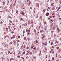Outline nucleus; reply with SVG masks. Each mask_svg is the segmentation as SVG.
Here are the masks:
<instances>
[{
	"instance_id": "f257e3e1",
	"label": "nucleus",
	"mask_w": 61,
	"mask_h": 61,
	"mask_svg": "<svg viewBox=\"0 0 61 61\" xmlns=\"http://www.w3.org/2000/svg\"><path fill=\"white\" fill-rule=\"evenodd\" d=\"M54 48V46L51 47L50 49L51 50H53Z\"/></svg>"
},
{
	"instance_id": "f03ea898",
	"label": "nucleus",
	"mask_w": 61,
	"mask_h": 61,
	"mask_svg": "<svg viewBox=\"0 0 61 61\" xmlns=\"http://www.w3.org/2000/svg\"><path fill=\"white\" fill-rule=\"evenodd\" d=\"M57 32H60V29L58 28H57ZM57 31H58L57 32Z\"/></svg>"
},
{
	"instance_id": "7ed1b4c3",
	"label": "nucleus",
	"mask_w": 61,
	"mask_h": 61,
	"mask_svg": "<svg viewBox=\"0 0 61 61\" xmlns=\"http://www.w3.org/2000/svg\"><path fill=\"white\" fill-rule=\"evenodd\" d=\"M38 8H39V4H38V3H37L36 4V6H37Z\"/></svg>"
},
{
	"instance_id": "20e7f679",
	"label": "nucleus",
	"mask_w": 61,
	"mask_h": 61,
	"mask_svg": "<svg viewBox=\"0 0 61 61\" xmlns=\"http://www.w3.org/2000/svg\"><path fill=\"white\" fill-rule=\"evenodd\" d=\"M49 15V13H48V12H47V13L46 14V16H48Z\"/></svg>"
},
{
	"instance_id": "39448f33",
	"label": "nucleus",
	"mask_w": 61,
	"mask_h": 61,
	"mask_svg": "<svg viewBox=\"0 0 61 61\" xmlns=\"http://www.w3.org/2000/svg\"><path fill=\"white\" fill-rule=\"evenodd\" d=\"M27 54H28V55H29V54H30V53H29V52H30L29 51H27Z\"/></svg>"
},
{
	"instance_id": "423d86ee",
	"label": "nucleus",
	"mask_w": 61,
	"mask_h": 61,
	"mask_svg": "<svg viewBox=\"0 0 61 61\" xmlns=\"http://www.w3.org/2000/svg\"><path fill=\"white\" fill-rule=\"evenodd\" d=\"M15 41H13V44H14V45H15Z\"/></svg>"
},
{
	"instance_id": "0eeeda50",
	"label": "nucleus",
	"mask_w": 61,
	"mask_h": 61,
	"mask_svg": "<svg viewBox=\"0 0 61 61\" xmlns=\"http://www.w3.org/2000/svg\"><path fill=\"white\" fill-rule=\"evenodd\" d=\"M26 23H25V24H23L22 25L23 26H25V25H26Z\"/></svg>"
},
{
	"instance_id": "6e6552de",
	"label": "nucleus",
	"mask_w": 61,
	"mask_h": 61,
	"mask_svg": "<svg viewBox=\"0 0 61 61\" xmlns=\"http://www.w3.org/2000/svg\"><path fill=\"white\" fill-rule=\"evenodd\" d=\"M24 48V47H23V46H21V49L22 50V49H23V48Z\"/></svg>"
},
{
	"instance_id": "1a4fd4ad",
	"label": "nucleus",
	"mask_w": 61,
	"mask_h": 61,
	"mask_svg": "<svg viewBox=\"0 0 61 61\" xmlns=\"http://www.w3.org/2000/svg\"><path fill=\"white\" fill-rule=\"evenodd\" d=\"M13 38H15V36L13 35Z\"/></svg>"
},
{
	"instance_id": "9d476101",
	"label": "nucleus",
	"mask_w": 61,
	"mask_h": 61,
	"mask_svg": "<svg viewBox=\"0 0 61 61\" xmlns=\"http://www.w3.org/2000/svg\"><path fill=\"white\" fill-rule=\"evenodd\" d=\"M33 49L34 50H36V47H34Z\"/></svg>"
},
{
	"instance_id": "9b49d317",
	"label": "nucleus",
	"mask_w": 61,
	"mask_h": 61,
	"mask_svg": "<svg viewBox=\"0 0 61 61\" xmlns=\"http://www.w3.org/2000/svg\"><path fill=\"white\" fill-rule=\"evenodd\" d=\"M29 5H30L31 4V2H30V0H29Z\"/></svg>"
},
{
	"instance_id": "f8f14e48",
	"label": "nucleus",
	"mask_w": 61,
	"mask_h": 61,
	"mask_svg": "<svg viewBox=\"0 0 61 61\" xmlns=\"http://www.w3.org/2000/svg\"><path fill=\"white\" fill-rule=\"evenodd\" d=\"M32 52H30V55H32Z\"/></svg>"
},
{
	"instance_id": "ddd939ff",
	"label": "nucleus",
	"mask_w": 61,
	"mask_h": 61,
	"mask_svg": "<svg viewBox=\"0 0 61 61\" xmlns=\"http://www.w3.org/2000/svg\"><path fill=\"white\" fill-rule=\"evenodd\" d=\"M34 46H31V49H32L33 48H34Z\"/></svg>"
},
{
	"instance_id": "4468645a",
	"label": "nucleus",
	"mask_w": 61,
	"mask_h": 61,
	"mask_svg": "<svg viewBox=\"0 0 61 61\" xmlns=\"http://www.w3.org/2000/svg\"><path fill=\"white\" fill-rule=\"evenodd\" d=\"M20 15H23V12H22V13H21V12L20 13Z\"/></svg>"
},
{
	"instance_id": "2eb2a0df",
	"label": "nucleus",
	"mask_w": 61,
	"mask_h": 61,
	"mask_svg": "<svg viewBox=\"0 0 61 61\" xmlns=\"http://www.w3.org/2000/svg\"><path fill=\"white\" fill-rule=\"evenodd\" d=\"M17 57H18V58H20V56H18V55L17 56Z\"/></svg>"
},
{
	"instance_id": "dca6fc26",
	"label": "nucleus",
	"mask_w": 61,
	"mask_h": 61,
	"mask_svg": "<svg viewBox=\"0 0 61 61\" xmlns=\"http://www.w3.org/2000/svg\"><path fill=\"white\" fill-rule=\"evenodd\" d=\"M53 44V42H52L51 43V45H52Z\"/></svg>"
},
{
	"instance_id": "f3484780",
	"label": "nucleus",
	"mask_w": 61,
	"mask_h": 61,
	"mask_svg": "<svg viewBox=\"0 0 61 61\" xmlns=\"http://www.w3.org/2000/svg\"><path fill=\"white\" fill-rule=\"evenodd\" d=\"M52 10H55V8H52Z\"/></svg>"
},
{
	"instance_id": "a211bd4d",
	"label": "nucleus",
	"mask_w": 61,
	"mask_h": 61,
	"mask_svg": "<svg viewBox=\"0 0 61 61\" xmlns=\"http://www.w3.org/2000/svg\"><path fill=\"white\" fill-rule=\"evenodd\" d=\"M23 15L24 16H25V14H24V12L23 13Z\"/></svg>"
},
{
	"instance_id": "6ab92c4d",
	"label": "nucleus",
	"mask_w": 61,
	"mask_h": 61,
	"mask_svg": "<svg viewBox=\"0 0 61 61\" xmlns=\"http://www.w3.org/2000/svg\"><path fill=\"white\" fill-rule=\"evenodd\" d=\"M24 40H25L26 39V37H24Z\"/></svg>"
},
{
	"instance_id": "aec40b11",
	"label": "nucleus",
	"mask_w": 61,
	"mask_h": 61,
	"mask_svg": "<svg viewBox=\"0 0 61 61\" xmlns=\"http://www.w3.org/2000/svg\"><path fill=\"white\" fill-rule=\"evenodd\" d=\"M35 43H36V44H37V43H38V41H35Z\"/></svg>"
},
{
	"instance_id": "412c9836",
	"label": "nucleus",
	"mask_w": 61,
	"mask_h": 61,
	"mask_svg": "<svg viewBox=\"0 0 61 61\" xmlns=\"http://www.w3.org/2000/svg\"><path fill=\"white\" fill-rule=\"evenodd\" d=\"M56 57H57V53H56Z\"/></svg>"
},
{
	"instance_id": "4be33fe9",
	"label": "nucleus",
	"mask_w": 61,
	"mask_h": 61,
	"mask_svg": "<svg viewBox=\"0 0 61 61\" xmlns=\"http://www.w3.org/2000/svg\"><path fill=\"white\" fill-rule=\"evenodd\" d=\"M26 59H28L29 58V57L28 56H27L26 57Z\"/></svg>"
},
{
	"instance_id": "5701e85b",
	"label": "nucleus",
	"mask_w": 61,
	"mask_h": 61,
	"mask_svg": "<svg viewBox=\"0 0 61 61\" xmlns=\"http://www.w3.org/2000/svg\"><path fill=\"white\" fill-rule=\"evenodd\" d=\"M42 32H43V30H40V32L41 33H42Z\"/></svg>"
},
{
	"instance_id": "b1692460",
	"label": "nucleus",
	"mask_w": 61,
	"mask_h": 61,
	"mask_svg": "<svg viewBox=\"0 0 61 61\" xmlns=\"http://www.w3.org/2000/svg\"><path fill=\"white\" fill-rule=\"evenodd\" d=\"M5 43V42H2V44H4V43Z\"/></svg>"
},
{
	"instance_id": "393cba45",
	"label": "nucleus",
	"mask_w": 61,
	"mask_h": 61,
	"mask_svg": "<svg viewBox=\"0 0 61 61\" xmlns=\"http://www.w3.org/2000/svg\"><path fill=\"white\" fill-rule=\"evenodd\" d=\"M6 11L7 12L8 11V10H7V9H6Z\"/></svg>"
},
{
	"instance_id": "a878e982",
	"label": "nucleus",
	"mask_w": 61,
	"mask_h": 61,
	"mask_svg": "<svg viewBox=\"0 0 61 61\" xmlns=\"http://www.w3.org/2000/svg\"><path fill=\"white\" fill-rule=\"evenodd\" d=\"M57 11H58L59 12L60 10H59V9H57Z\"/></svg>"
},
{
	"instance_id": "bb28decb",
	"label": "nucleus",
	"mask_w": 61,
	"mask_h": 61,
	"mask_svg": "<svg viewBox=\"0 0 61 61\" xmlns=\"http://www.w3.org/2000/svg\"><path fill=\"white\" fill-rule=\"evenodd\" d=\"M59 50V51H61V48L59 49V50Z\"/></svg>"
},
{
	"instance_id": "cd10ccee",
	"label": "nucleus",
	"mask_w": 61,
	"mask_h": 61,
	"mask_svg": "<svg viewBox=\"0 0 61 61\" xmlns=\"http://www.w3.org/2000/svg\"><path fill=\"white\" fill-rule=\"evenodd\" d=\"M9 21L10 23H13V22L12 21H10V20H9Z\"/></svg>"
},
{
	"instance_id": "c85d7f7f",
	"label": "nucleus",
	"mask_w": 61,
	"mask_h": 61,
	"mask_svg": "<svg viewBox=\"0 0 61 61\" xmlns=\"http://www.w3.org/2000/svg\"><path fill=\"white\" fill-rule=\"evenodd\" d=\"M16 12L17 14H18V11L17 10H16Z\"/></svg>"
},
{
	"instance_id": "c756f323",
	"label": "nucleus",
	"mask_w": 61,
	"mask_h": 61,
	"mask_svg": "<svg viewBox=\"0 0 61 61\" xmlns=\"http://www.w3.org/2000/svg\"><path fill=\"white\" fill-rule=\"evenodd\" d=\"M36 15V16H37L36 18H38V15Z\"/></svg>"
},
{
	"instance_id": "7c9ffc66",
	"label": "nucleus",
	"mask_w": 61,
	"mask_h": 61,
	"mask_svg": "<svg viewBox=\"0 0 61 61\" xmlns=\"http://www.w3.org/2000/svg\"><path fill=\"white\" fill-rule=\"evenodd\" d=\"M14 56H15V52H14Z\"/></svg>"
},
{
	"instance_id": "2f4dec72",
	"label": "nucleus",
	"mask_w": 61,
	"mask_h": 61,
	"mask_svg": "<svg viewBox=\"0 0 61 61\" xmlns=\"http://www.w3.org/2000/svg\"><path fill=\"white\" fill-rule=\"evenodd\" d=\"M0 24H3V22L2 21H1L0 23Z\"/></svg>"
},
{
	"instance_id": "473e14b6",
	"label": "nucleus",
	"mask_w": 61,
	"mask_h": 61,
	"mask_svg": "<svg viewBox=\"0 0 61 61\" xmlns=\"http://www.w3.org/2000/svg\"><path fill=\"white\" fill-rule=\"evenodd\" d=\"M40 18H42V16H41L40 17Z\"/></svg>"
},
{
	"instance_id": "72a5a7b5",
	"label": "nucleus",
	"mask_w": 61,
	"mask_h": 61,
	"mask_svg": "<svg viewBox=\"0 0 61 61\" xmlns=\"http://www.w3.org/2000/svg\"><path fill=\"white\" fill-rule=\"evenodd\" d=\"M15 3L13 4V5L14 6H15Z\"/></svg>"
},
{
	"instance_id": "f704fd0d",
	"label": "nucleus",
	"mask_w": 61,
	"mask_h": 61,
	"mask_svg": "<svg viewBox=\"0 0 61 61\" xmlns=\"http://www.w3.org/2000/svg\"><path fill=\"white\" fill-rule=\"evenodd\" d=\"M8 54H10V51H8Z\"/></svg>"
},
{
	"instance_id": "c9c22d12",
	"label": "nucleus",
	"mask_w": 61,
	"mask_h": 61,
	"mask_svg": "<svg viewBox=\"0 0 61 61\" xmlns=\"http://www.w3.org/2000/svg\"><path fill=\"white\" fill-rule=\"evenodd\" d=\"M34 31L35 32H36V30L35 29H34Z\"/></svg>"
},
{
	"instance_id": "e433bc0d",
	"label": "nucleus",
	"mask_w": 61,
	"mask_h": 61,
	"mask_svg": "<svg viewBox=\"0 0 61 61\" xmlns=\"http://www.w3.org/2000/svg\"><path fill=\"white\" fill-rule=\"evenodd\" d=\"M25 54V52L24 51L23 53V55H24Z\"/></svg>"
},
{
	"instance_id": "4c0bfd02",
	"label": "nucleus",
	"mask_w": 61,
	"mask_h": 61,
	"mask_svg": "<svg viewBox=\"0 0 61 61\" xmlns=\"http://www.w3.org/2000/svg\"><path fill=\"white\" fill-rule=\"evenodd\" d=\"M58 58H60V56H58Z\"/></svg>"
},
{
	"instance_id": "58836bf2",
	"label": "nucleus",
	"mask_w": 61,
	"mask_h": 61,
	"mask_svg": "<svg viewBox=\"0 0 61 61\" xmlns=\"http://www.w3.org/2000/svg\"><path fill=\"white\" fill-rule=\"evenodd\" d=\"M11 33L12 34H13V33H14V31H12V32H11Z\"/></svg>"
},
{
	"instance_id": "ea45409f",
	"label": "nucleus",
	"mask_w": 61,
	"mask_h": 61,
	"mask_svg": "<svg viewBox=\"0 0 61 61\" xmlns=\"http://www.w3.org/2000/svg\"><path fill=\"white\" fill-rule=\"evenodd\" d=\"M52 59L53 60H54V58L53 57L52 58Z\"/></svg>"
},
{
	"instance_id": "a19ab883",
	"label": "nucleus",
	"mask_w": 61,
	"mask_h": 61,
	"mask_svg": "<svg viewBox=\"0 0 61 61\" xmlns=\"http://www.w3.org/2000/svg\"><path fill=\"white\" fill-rule=\"evenodd\" d=\"M10 54V55H12V54H13V52H11Z\"/></svg>"
},
{
	"instance_id": "79ce46f5",
	"label": "nucleus",
	"mask_w": 61,
	"mask_h": 61,
	"mask_svg": "<svg viewBox=\"0 0 61 61\" xmlns=\"http://www.w3.org/2000/svg\"><path fill=\"white\" fill-rule=\"evenodd\" d=\"M41 55V54H40L39 53V56H40Z\"/></svg>"
},
{
	"instance_id": "37998d69",
	"label": "nucleus",
	"mask_w": 61,
	"mask_h": 61,
	"mask_svg": "<svg viewBox=\"0 0 61 61\" xmlns=\"http://www.w3.org/2000/svg\"><path fill=\"white\" fill-rule=\"evenodd\" d=\"M45 11H45V9H44L43 10L44 12H45Z\"/></svg>"
},
{
	"instance_id": "c03bdc74",
	"label": "nucleus",
	"mask_w": 61,
	"mask_h": 61,
	"mask_svg": "<svg viewBox=\"0 0 61 61\" xmlns=\"http://www.w3.org/2000/svg\"><path fill=\"white\" fill-rule=\"evenodd\" d=\"M5 2H4L3 3V5H5Z\"/></svg>"
},
{
	"instance_id": "a18cd8bd",
	"label": "nucleus",
	"mask_w": 61,
	"mask_h": 61,
	"mask_svg": "<svg viewBox=\"0 0 61 61\" xmlns=\"http://www.w3.org/2000/svg\"><path fill=\"white\" fill-rule=\"evenodd\" d=\"M23 34H24V33H25V30H24L23 31Z\"/></svg>"
},
{
	"instance_id": "49530a36",
	"label": "nucleus",
	"mask_w": 61,
	"mask_h": 61,
	"mask_svg": "<svg viewBox=\"0 0 61 61\" xmlns=\"http://www.w3.org/2000/svg\"><path fill=\"white\" fill-rule=\"evenodd\" d=\"M15 3H16V0H15Z\"/></svg>"
},
{
	"instance_id": "de8ad7c7",
	"label": "nucleus",
	"mask_w": 61,
	"mask_h": 61,
	"mask_svg": "<svg viewBox=\"0 0 61 61\" xmlns=\"http://www.w3.org/2000/svg\"><path fill=\"white\" fill-rule=\"evenodd\" d=\"M3 46H5V43H3Z\"/></svg>"
},
{
	"instance_id": "09e8293b",
	"label": "nucleus",
	"mask_w": 61,
	"mask_h": 61,
	"mask_svg": "<svg viewBox=\"0 0 61 61\" xmlns=\"http://www.w3.org/2000/svg\"><path fill=\"white\" fill-rule=\"evenodd\" d=\"M28 38V41H29V40H30V39H29V38Z\"/></svg>"
},
{
	"instance_id": "8fccbe9b",
	"label": "nucleus",
	"mask_w": 61,
	"mask_h": 61,
	"mask_svg": "<svg viewBox=\"0 0 61 61\" xmlns=\"http://www.w3.org/2000/svg\"><path fill=\"white\" fill-rule=\"evenodd\" d=\"M59 48V47H57V49H58Z\"/></svg>"
},
{
	"instance_id": "3c124183",
	"label": "nucleus",
	"mask_w": 61,
	"mask_h": 61,
	"mask_svg": "<svg viewBox=\"0 0 61 61\" xmlns=\"http://www.w3.org/2000/svg\"><path fill=\"white\" fill-rule=\"evenodd\" d=\"M20 42V41H19V40H18V42Z\"/></svg>"
},
{
	"instance_id": "603ef678",
	"label": "nucleus",
	"mask_w": 61,
	"mask_h": 61,
	"mask_svg": "<svg viewBox=\"0 0 61 61\" xmlns=\"http://www.w3.org/2000/svg\"><path fill=\"white\" fill-rule=\"evenodd\" d=\"M20 20H21V21H23V19H22V18H21Z\"/></svg>"
},
{
	"instance_id": "864d4df0",
	"label": "nucleus",
	"mask_w": 61,
	"mask_h": 61,
	"mask_svg": "<svg viewBox=\"0 0 61 61\" xmlns=\"http://www.w3.org/2000/svg\"><path fill=\"white\" fill-rule=\"evenodd\" d=\"M28 34H30L31 33L29 32H28Z\"/></svg>"
},
{
	"instance_id": "5fc2aeb1",
	"label": "nucleus",
	"mask_w": 61,
	"mask_h": 61,
	"mask_svg": "<svg viewBox=\"0 0 61 61\" xmlns=\"http://www.w3.org/2000/svg\"><path fill=\"white\" fill-rule=\"evenodd\" d=\"M24 48H25V45H24Z\"/></svg>"
},
{
	"instance_id": "6e6d98bb",
	"label": "nucleus",
	"mask_w": 61,
	"mask_h": 61,
	"mask_svg": "<svg viewBox=\"0 0 61 61\" xmlns=\"http://www.w3.org/2000/svg\"><path fill=\"white\" fill-rule=\"evenodd\" d=\"M12 59L11 58L10 59V61H12Z\"/></svg>"
},
{
	"instance_id": "4d7b16f0",
	"label": "nucleus",
	"mask_w": 61,
	"mask_h": 61,
	"mask_svg": "<svg viewBox=\"0 0 61 61\" xmlns=\"http://www.w3.org/2000/svg\"><path fill=\"white\" fill-rule=\"evenodd\" d=\"M21 58H22V59H24V58L22 57H21Z\"/></svg>"
},
{
	"instance_id": "13d9d810",
	"label": "nucleus",
	"mask_w": 61,
	"mask_h": 61,
	"mask_svg": "<svg viewBox=\"0 0 61 61\" xmlns=\"http://www.w3.org/2000/svg\"><path fill=\"white\" fill-rule=\"evenodd\" d=\"M10 45H11V44H12V42H10Z\"/></svg>"
},
{
	"instance_id": "bf43d9fd",
	"label": "nucleus",
	"mask_w": 61,
	"mask_h": 61,
	"mask_svg": "<svg viewBox=\"0 0 61 61\" xmlns=\"http://www.w3.org/2000/svg\"><path fill=\"white\" fill-rule=\"evenodd\" d=\"M34 26V25L33 24H32L31 25V26H32V27H33V26Z\"/></svg>"
},
{
	"instance_id": "052dcab7",
	"label": "nucleus",
	"mask_w": 61,
	"mask_h": 61,
	"mask_svg": "<svg viewBox=\"0 0 61 61\" xmlns=\"http://www.w3.org/2000/svg\"><path fill=\"white\" fill-rule=\"evenodd\" d=\"M18 38H19H19H20V36H18Z\"/></svg>"
},
{
	"instance_id": "680f3d73",
	"label": "nucleus",
	"mask_w": 61,
	"mask_h": 61,
	"mask_svg": "<svg viewBox=\"0 0 61 61\" xmlns=\"http://www.w3.org/2000/svg\"><path fill=\"white\" fill-rule=\"evenodd\" d=\"M32 7H30V9H32Z\"/></svg>"
},
{
	"instance_id": "e2e57ef3",
	"label": "nucleus",
	"mask_w": 61,
	"mask_h": 61,
	"mask_svg": "<svg viewBox=\"0 0 61 61\" xmlns=\"http://www.w3.org/2000/svg\"><path fill=\"white\" fill-rule=\"evenodd\" d=\"M21 26V25L20 26V28H21L22 27Z\"/></svg>"
},
{
	"instance_id": "0e129e2a",
	"label": "nucleus",
	"mask_w": 61,
	"mask_h": 61,
	"mask_svg": "<svg viewBox=\"0 0 61 61\" xmlns=\"http://www.w3.org/2000/svg\"><path fill=\"white\" fill-rule=\"evenodd\" d=\"M48 9H50V8L49 7H48Z\"/></svg>"
},
{
	"instance_id": "69168bd1",
	"label": "nucleus",
	"mask_w": 61,
	"mask_h": 61,
	"mask_svg": "<svg viewBox=\"0 0 61 61\" xmlns=\"http://www.w3.org/2000/svg\"><path fill=\"white\" fill-rule=\"evenodd\" d=\"M38 35H39V32H38Z\"/></svg>"
},
{
	"instance_id": "338daca9",
	"label": "nucleus",
	"mask_w": 61,
	"mask_h": 61,
	"mask_svg": "<svg viewBox=\"0 0 61 61\" xmlns=\"http://www.w3.org/2000/svg\"><path fill=\"white\" fill-rule=\"evenodd\" d=\"M19 4H21V1H19Z\"/></svg>"
},
{
	"instance_id": "774afa93",
	"label": "nucleus",
	"mask_w": 61,
	"mask_h": 61,
	"mask_svg": "<svg viewBox=\"0 0 61 61\" xmlns=\"http://www.w3.org/2000/svg\"><path fill=\"white\" fill-rule=\"evenodd\" d=\"M12 5H13L11 4L10 5V6H12Z\"/></svg>"
}]
</instances>
